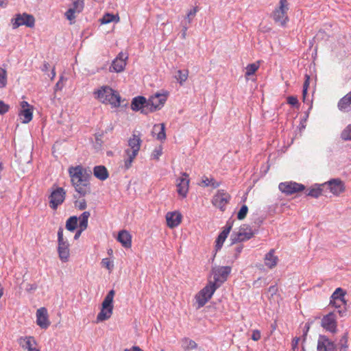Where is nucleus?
Here are the masks:
<instances>
[{
	"label": "nucleus",
	"instance_id": "39448f33",
	"mask_svg": "<svg viewBox=\"0 0 351 351\" xmlns=\"http://www.w3.org/2000/svg\"><path fill=\"white\" fill-rule=\"evenodd\" d=\"M218 288V285L213 283V281H209V282L195 295L197 308L203 307L212 298L213 293Z\"/></svg>",
	"mask_w": 351,
	"mask_h": 351
},
{
	"label": "nucleus",
	"instance_id": "c85d7f7f",
	"mask_svg": "<svg viewBox=\"0 0 351 351\" xmlns=\"http://www.w3.org/2000/svg\"><path fill=\"white\" fill-rule=\"evenodd\" d=\"M19 343L22 347L27 349L28 351L33 348L34 345L36 344V342L33 337L29 336L25 337H21L19 340Z\"/></svg>",
	"mask_w": 351,
	"mask_h": 351
},
{
	"label": "nucleus",
	"instance_id": "c756f323",
	"mask_svg": "<svg viewBox=\"0 0 351 351\" xmlns=\"http://www.w3.org/2000/svg\"><path fill=\"white\" fill-rule=\"evenodd\" d=\"M19 115L22 119V123H28L30 122L33 117L32 109L26 108L21 110Z\"/></svg>",
	"mask_w": 351,
	"mask_h": 351
},
{
	"label": "nucleus",
	"instance_id": "864d4df0",
	"mask_svg": "<svg viewBox=\"0 0 351 351\" xmlns=\"http://www.w3.org/2000/svg\"><path fill=\"white\" fill-rule=\"evenodd\" d=\"M261 333L260 330H254L252 331L251 338L253 341H257L261 339Z\"/></svg>",
	"mask_w": 351,
	"mask_h": 351
},
{
	"label": "nucleus",
	"instance_id": "e2e57ef3",
	"mask_svg": "<svg viewBox=\"0 0 351 351\" xmlns=\"http://www.w3.org/2000/svg\"><path fill=\"white\" fill-rule=\"evenodd\" d=\"M84 230H82L79 228V230H77V232H75V234L74 236V239H77L80 237L82 232Z\"/></svg>",
	"mask_w": 351,
	"mask_h": 351
},
{
	"label": "nucleus",
	"instance_id": "13d9d810",
	"mask_svg": "<svg viewBox=\"0 0 351 351\" xmlns=\"http://www.w3.org/2000/svg\"><path fill=\"white\" fill-rule=\"evenodd\" d=\"M37 289V285L36 284H27L26 285L25 290L27 292H32L35 291Z\"/></svg>",
	"mask_w": 351,
	"mask_h": 351
},
{
	"label": "nucleus",
	"instance_id": "6e6d98bb",
	"mask_svg": "<svg viewBox=\"0 0 351 351\" xmlns=\"http://www.w3.org/2000/svg\"><path fill=\"white\" fill-rule=\"evenodd\" d=\"M330 305H332L336 308H341L342 306H345L344 304H341L340 301H337L336 300H330Z\"/></svg>",
	"mask_w": 351,
	"mask_h": 351
},
{
	"label": "nucleus",
	"instance_id": "052dcab7",
	"mask_svg": "<svg viewBox=\"0 0 351 351\" xmlns=\"http://www.w3.org/2000/svg\"><path fill=\"white\" fill-rule=\"evenodd\" d=\"M337 313L339 314V315L341 317L346 316V313H347L346 307L343 306V308L337 310Z\"/></svg>",
	"mask_w": 351,
	"mask_h": 351
},
{
	"label": "nucleus",
	"instance_id": "603ef678",
	"mask_svg": "<svg viewBox=\"0 0 351 351\" xmlns=\"http://www.w3.org/2000/svg\"><path fill=\"white\" fill-rule=\"evenodd\" d=\"M101 265L106 267L108 270H111L113 267V265L110 261L109 258H103L101 261Z\"/></svg>",
	"mask_w": 351,
	"mask_h": 351
},
{
	"label": "nucleus",
	"instance_id": "338daca9",
	"mask_svg": "<svg viewBox=\"0 0 351 351\" xmlns=\"http://www.w3.org/2000/svg\"><path fill=\"white\" fill-rule=\"evenodd\" d=\"M124 351H143L138 346H133L131 349H125Z\"/></svg>",
	"mask_w": 351,
	"mask_h": 351
},
{
	"label": "nucleus",
	"instance_id": "6e6552de",
	"mask_svg": "<svg viewBox=\"0 0 351 351\" xmlns=\"http://www.w3.org/2000/svg\"><path fill=\"white\" fill-rule=\"evenodd\" d=\"M232 268L230 266H219L212 269L214 281L219 287L227 280L228 276L231 272Z\"/></svg>",
	"mask_w": 351,
	"mask_h": 351
},
{
	"label": "nucleus",
	"instance_id": "e433bc0d",
	"mask_svg": "<svg viewBox=\"0 0 351 351\" xmlns=\"http://www.w3.org/2000/svg\"><path fill=\"white\" fill-rule=\"evenodd\" d=\"M114 21H118L119 16L110 13L105 14L104 16L100 19L101 23L102 24H107Z\"/></svg>",
	"mask_w": 351,
	"mask_h": 351
},
{
	"label": "nucleus",
	"instance_id": "393cba45",
	"mask_svg": "<svg viewBox=\"0 0 351 351\" xmlns=\"http://www.w3.org/2000/svg\"><path fill=\"white\" fill-rule=\"evenodd\" d=\"M93 174L97 179L104 181L109 177V173L104 165H97L93 168Z\"/></svg>",
	"mask_w": 351,
	"mask_h": 351
},
{
	"label": "nucleus",
	"instance_id": "8fccbe9b",
	"mask_svg": "<svg viewBox=\"0 0 351 351\" xmlns=\"http://www.w3.org/2000/svg\"><path fill=\"white\" fill-rule=\"evenodd\" d=\"M10 109L9 105L0 100V114H3L8 112Z\"/></svg>",
	"mask_w": 351,
	"mask_h": 351
},
{
	"label": "nucleus",
	"instance_id": "de8ad7c7",
	"mask_svg": "<svg viewBox=\"0 0 351 351\" xmlns=\"http://www.w3.org/2000/svg\"><path fill=\"white\" fill-rule=\"evenodd\" d=\"M75 207H77L80 210L86 209L87 206L86 202L84 199H82L80 201H75Z\"/></svg>",
	"mask_w": 351,
	"mask_h": 351
},
{
	"label": "nucleus",
	"instance_id": "72a5a7b5",
	"mask_svg": "<svg viewBox=\"0 0 351 351\" xmlns=\"http://www.w3.org/2000/svg\"><path fill=\"white\" fill-rule=\"evenodd\" d=\"M202 180L205 186H210L213 189H217L221 185V182H217L213 178L203 176Z\"/></svg>",
	"mask_w": 351,
	"mask_h": 351
},
{
	"label": "nucleus",
	"instance_id": "f3484780",
	"mask_svg": "<svg viewBox=\"0 0 351 351\" xmlns=\"http://www.w3.org/2000/svg\"><path fill=\"white\" fill-rule=\"evenodd\" d=\"M321 325L326 330L335 333L337 332V322L335 313H330L324 316Z\"/></svg>",
	"mask_w": 351,
	"mask_h": 351
},
{
	"label": "nucleus",
	"instance_id": "79ce46f5",
	"mask_svg": "<svg viewBox=\"0 0 351 351\" xmlns=\"http://www.w3.org/2000/svg\"><path fill=\"white\" fill-rule=\"evenodd\" d=\"M341 138L343 141H351V124L348 125L341 132Z\"/></svg>",
	"mask_w": 351,
	"mask_h": 351
},
{
	"label": "nucleus",
	"instance_id": "37998d69",
	"mask_svg": "<svg viewBox=\"0 0 351 351\" xmlns=\"http://www.w3.org/2000/svg\"><path fill=\"white\" fill-rule=\"evenodd\" d=\"M248 212V207L246 205H243L237 213V219L242 220L245 218Z\"/></svg>",
	"mask_w": 351,
	"mask_h": 351
},
{
	"label": "nucleus",
	"instance_id": "6ab92c4d",
	"mask_svg": "<svg viewBox=\"0 0 351 351\" xmlns=\"http://www.w3.org/2000/svg\"><path fill=\"white\" fill-rule=\"evenodd\" d=\"M127 59L128 56L125 53L122 52L119 53L118 56L112 61V65L110 67V71L117 73L123 71L126 66L125 60Z\"/></svg>",
	"mask_w": 351,
	"mask_h": 351
},
{
	"label": "nucleus",
	"instance_id": "473e14b6",
	"mask_svg": "<svg viewBox=\"0 0 351 351\" xmlns=\"http://www.w3.org/2000/svg\"><path fill=\"white\" fill-rule=\"evenodd\" d=\"M90 214L88 211H84L79 217L80 224L79 228L82 230H86L88 227V221Z\"/></svg>",
	"mask_w": 351,
	"mask_h": 351
},
{
	"label": "nucleus",
	"instance_id": "9d476101",
	"mask_svg": "<svg viewBox=\"0 0 351 351\" xmlns=\"http://www.w3.org/2000/svg\"><path fill=\"white\" fill-rule=\"evenodd\" d=\"M66 197V191L62 187H56L52 190L49 196V206L51 208L56 210L58 206L61 205Z\"/></svg>",
	"mask_w": 351,
	"mask_h": 351
},
{
	"label": "nucleus",
	"instance_id": "20e7f679",
	"mask_svg": "<svg viewBox=\"0 0 351 351\" xmlns=\"http://www.w3.org/2000/svg\"><path fill=\"white\" fill-rule=\"evenodd\" d=\"M114 294L115 291L113 289H112L108 293V294L105 297L101 304V310L97 316V322L107 320L111 317L113 310L112 303Z\"/></svg>",
	"mask_w": 351,
	"mask_h": 351
},
{
	"label": "nucleus",
	"instance_id": "a19ab883",
	"mask_svg": "<svg viewBox=\"0 0 351 351\" xmlns=\"http://www.w3.org/2000/svg\"><path fill=\"white\" fill-rule=\"evenodd\" d=\"M7 84V71L0 67V88L5 87Z\"/></svg>",
	"mask_w": 351,
	"mask_h": 351
},
{
	"label": "nucleus",
	"instance_id": "bf43d9fd",
	"mask_svg": "<svg viewBox=\"0 0 351 351\" xmlns=\"http://www.w3.org/2000/svg\"><path fill=\"white\" fill-rule=\"evenodd\" d=\"M305 80L303 84V88H308L310 84V75L308 74L305 75Z\"/></svg>",
	"mask_w": 351,
	"mask_h": 351
},
{
	"label": "nucleus",
	"instance_id": "412c9836",
	"mask_svg": "<svg viewBox=\"0 0 351 351\" xmlns=\"http://www.w3.org/2000/svg\"><path fill=\"white\" fill-rule=\"evenodd\" d=\"M186 173H182V177L178 180L177 192L182 197H186L189 191V179Z\"/></svg>",
	"mask_w": 351,
	"mask_h": 351
},
{
	"label": "nucleus",
	"instance_id": "4be33fe9",
	"mask_svg": "<svg viewBox=\"0 0 351 351\" xmlns=\"http://www.w3.org/2000/svg\"><path fill=\"white\" fill-rule=\"evenodd\" d=\"M182 215L178 211L169 212L166 215L167 226L173 228L180 225L182 221Z\"/></svg>",
	"mask_w": 351,
	"mask_h": 351
},
{
	"label": "nucleus",
	"instance_id": "f8f14e48",
	"mask_svg": "<svg viewBox=\"0 0 351 351\" xmlns=\"http://www.w3.org/2000/svg\"><path fill=\"white\" fill-rule=\"evenodd\" d=\"M71 5L65 12L64 16L67 20L72 24L76 18V14L81 13L84 8V0H71Z\"/></svg>",
	"mask_w": 351,
	"mask_h": 351
},
{
	"label": "nucleus",
	"instance_id": "a18cd8bd",
	"mask_svg": "<svg viewBox=\"0 0 351 351\" xmlns=\"http://www.w3.org/2000/svg\"><path fill=\"white\" fill-rule=\"evenodd\" d=\"M198 11L197 7H194L193 9H191L187 14L186 19L187 20V22L189 24H190L193 19V17L195 16L196 13Z\"/></svg>",
	"mask_w": 351,
	"mask_h": 351
},
{
	"label": "nucleus",
	"instance_id": "774afa93",
	"mask_svg": "<svg viewBox=\"0 0 351 351\" xmlns=\"http://www.w3.org/2000/svg\"><path fill=\"white\" fill-rule=\"evenodd\" d=\"M49 67H50L49 64L48 62H45L43 66L42 71H49Z\"/></svg>",
	"mask_w": 351,
	"mask_h": 351
},
{
	"label": "nucleus",
	"instance_id": "2eb2a0df",
	"mask_svg": "<svg viewBox=\"0 0 351 351\" xmlns=\"http://www.w3.org/2000/svg\"><path fill=\"white\" fill-rule=\"evenodd\" d=\"M131 108L134 111L141 110L143 114L149 112L147 99L143 96H137L132 99Z\"/></svg>",
	"mask_w": 351,
	"mask_h": 351
},
{
	"label": "nucleus",
	"instance_id": "69168bd1",
	"mask_svg": "<svg viewBox=\"0 0 351 351\" xmlns=\"http://www.w3.org/2000/svg\"><path fill=\"white\" fill-rule=\"evenodd\" d=\"M182 36L183 38H185L186 37V31H187V29H188V26L186 25H184L182 26Z\"/></svg>",
	"mask_w": 351,
	"mask_h": 351
},
{
	"label": "nucleus",
	"instance_id": "7ed1b4c3",
	"mask_svg": "<svg viewBox=\"0 0 351 351\" xmlns=\"http://www.w3.org/2000/svg\"><path fill=\"white\" fill-rule=\"evenodd\" d=\"M142 141L139 136L133 134L128 140V146L130 148L125 149V153L127 157L124 159L123 168L125 170L129 169L134 159L136 157L141 145Z\"/></svg>",
	"mask_w": 351,
	"mask_h": 351
},
{
	"label": "nucleus",
	"instance_id": "4c0bfd02",
	"mask_svg": "<svg viewBox=\"0 0 351 351\" xmlns=\"http://www.w3.org/2000/svg\"><path fill=\"white\" fill-rule=\"evenodd\" d=\"M189 71L188 70H178L176 76L177 80L182 85L188 78Z\"/></svg>",
	"mask_w": 351,
	"mask_h": 351
},
{
	"label": "nucleus",
	"instance_id": "58836bf2",
	"mask_svg": "<svg viewBox=\"0 0 351 351\" xmlns=\"http://www.w3.org/2000/svg\"><path fill=\"white\" fill-rule=\"evenodd\" d=\"M259 68V62L250 64L246 67L245 76L254 75Z\"/></svg>",
	"mask_w": 351,
	"mask_h": 351
},
{
	"label": "nucleus",
	"instance_id": "4d7b16f0",
	"mask_svg": "<svg viewBox=\"0 0 351 351\" xmlns=\"http://www.w3.org/2000/svg\"><path fill=\"white\" fill-rule=\"evenodd\" d=\"M64 80V77L63 76H61L58 80V82L56 83V86H55V90L57 91L58 90H62V87H63V84H62V80Z\"/></svg>",
	"mask_w": 351,
	"mask_h": 351
},
{
	"label": "nucleus",
	"instance_id": "1a4fd4ad",
	"mask_svg": "<svg viewBox=\"0 0 351 351\" xmlns=\"http://www.w3.org/2000/svg\"><path fill=\"white\" fill-rule=\"evenodd\" d=\"M12 24L13 29H16L21 25L34 27L35 25V19L33 15L27 13L17 14L15 18L12 19Z\"/></svg>",
	"mask_w": 351,
	"mask_h": 351
},
{
	"label": "nucleus",
	"instance_id": "cd10ccee",
	"mask_svg": "<svg viewBox=\"0 0 351 351\" xmlns=\"http://www.w3.org/2000/svg\"><path fill=\"white\" fill-rule=\"evenodd\" d=\"M346 294V292L342 288H337L332 294L330 297V300H336L337 301H340L341 304H344V305H346V301L344 298Z\"/></svg>",
	"mask_w": 351,
	"mask_h": 351
},
{
	"label": "nucleus",
	"instance_id": "ea45409f",
	"mask_svg": "<svg viewBox=\"0 0 351 351\" xmlns=\"http://www.w3.org/2000/svg\"><path fill=\"white\" fill-rule=\"evenodd\" d=\"M232 221H228L226 226L223 227V230L220 232L219 236L222 237L224 239H226L232 228Z\"/></svg>",
	"mask_w": 351,
	"mask_h": 351
},
{
	"label": "nucleus",
	"instance_id": "f704fd0d",
	"mask_svg": "<svg viewBox=\"0 0 351 351\" xmlns=\"http://www.w3.org/2000/svg\"><path fill=\"white\" fill-rule=\"evenodd\" d=\"M77 217L76 216L70 217L66 222V228L71 232L74 231L77 226Z\"/></svg>",
	"mask_w": 351,
	"mask_h": 351
},
{
	"label": "nucleus",
	"instance_id": "5701e85b",
	"mask_svg": "<svg viewBox=\"0 0 351 351\" xmlns=\"http://www.w3.org/2000/svg\"><path fill=\"white\" fill-rule=\"evenodd\" d=\"M117 241L125 248H130L132 246V236L127 230H123L119 232Z\"/></svg>",
	"mask_w": 351,
	"mask_h": 351
},
{
	"label": "nucleus",
	"instance_id": "f257e3e1",
	"mask_svg": "<svg viewBox=\"0 0 351 351\" xmlns=\"http://www.w3.org/2000/svg\"><path fill=\"white\" fill-rule=\"evenodd\" d=\"M71 182L80 197H84L90 193L91 188L89 178L91 171L82 165L71 166L68 169Z\"/></svg>",
	"mask_w": 351,
	"mask_h": 351
},
{
	"label": "nucleus",
	"instance_id": "3c124183",
	"mask_svg": "<svg viewBox=\"0 0 351 351\" xmlns=\"http://www.w3.org/2000/svg\"><path fill=\"white\" fill-rule=\"evenodd\" d=\"M287 103L293 106H298V99L295 96H289L287 97Z\"/></svg>",
	"mask_w": 351,
	"mask_h": 351
},
{
	"label": "nucleus",
	"instance_id": "0e129e2a",
	"mask_svg": "<svg viewBox=\"0 0 351 351\" xmlns=\"http://www.w3.org/2000/svg\"><path fill=\"white\" fill-rule=\"evenodd\" d=\"M269 291L271 293V294H275L277 291V287L275 285L270 286L269 287Z\"/></svg>",
	"mask_w": 351,
	"mask_h": 351
},
{
	"label": "nucleus",
	"instance_id": "9b49d317",
	"mask_svg": "<svg viewBox=\"0 0 351 351\" xmlns=\"http://www.w3.org/2000/svg\"><path fill=\"white\" fill-rule=\"evenodd\" d=\"M254 234L251 227L248 225L241 226L238 232H233L231 235L232 243L242 242L250 239Z\"/></svg>",
	"mask_w": 351,
	"mask_h": 351
},
{
	"label": "nucleus",
	"instance_id": "09e8293b",
	"mask_svg": "<svg viewBox=\"0 0 351 351\" xmlns=\"http://www.w3.org/2000/svg\"><path fill=\"white\" fill-rule=\"evenodd\" d=\"M225 240H226V239L223 238L222 237L218 236V237L217 238L216 241H215V243H216L215 250L216 251H218L221 248Z\"/></svg>",
	"mask_w": 351,
	"mask_h": 351
},
{
	"label": "nucleus",
	"instance_id": "ddd939ff",
	"mask_svg": "<svg viewBox=\"0 0 351 351\" xmlns=\"http://www.w3.org/2000/svg\"><path fill=\"white\" fill-rule=\"evenodd\" d=\"M279 190L287 195H290L305 189V186L295 182H285L280 183Z\"/></svg>",
	"mask_w": 351,
	"mask_h": 351
},
{
	"label": "nucleus",
	"instance_id": "bb28decb",
	"mask_svg": "<svg viewBox=\"0 0 351 351\" xmlns=\"http://www.w3.org/2000/svg\"><path fill=\"white\" fill-rule=\"evenodd\" d=\"M275 250L271 249L265 256V264L269 268H273L277 265L278 257L274 255Z\"/></svg>",
	"mask_w": 351,
	"mask_h": 351
},
{
	"label": "nucleus",
	"instance_id": "b1692460",
	"mask_svg": "<svg viewBox=\"0 0 351 351\" xmlns=\"http://www.w3.org/2000/svg\"><path fill=\"white\" fill-rule=\"evenodd\" d=\"M58 252L60 259L64 263L67 262L70 255L69 242L62 244L60 243L58 245Z\"/></svg>",
	"mask_w": 351,
	"mask_h": 351
},
{
	"label": "nucleus",
	"instance_id": "2f4dec72",
	"mask_svg": "<svg viewBox=\"0 0 351 351\" xmlns=\"http://www.w3.org/2000/svg\"><path fill=\"white\" fill-rule=\"evenodd\" d=\"M322 187H324V186H322V184L319 186H315L314 187H312L307 190L306 191V195L307 196L317 198L322 195L323 191Z\"/></svg>",
	"mask_w": 351,
	"mask_h": 351
},
{
	"label": "nucleus",
	"instance_id": "4468645a",
	"mask_svg": "<svg viewBox=\"0 0 351 351\" xmlns=\"http://www.w3.org/2000/svg\"><path fill=\"white\" fill-rule=\"evenodd\" d=\"M230 199V195L224 190H219L213 196L212 204L215 207L219 208L221 211H224L226 206Z\"/></svg>",
	"mask_w": 351,
	"mask_h": 351
},
{
	"label": "nucleus",
	"instance_id": "dca6fc26",
	"mask_svg": "<svg viewBox=\"0 0 351 351\" xmlns=\"http://www.w3.org/2000/svg\"><path fill=\"white\" fill-rule=\"evenodd\" d=\"M322 186H327L330 191L337 196L345 191V184L339 178L331 179Z\"/></svg>",
	"mask_w": 351,
	"mask_h": 351
},
{
	"label": "nucleus",
	"instance_id": "7c9ffc66",
	"mask_svg": "<svg viewBox=\"0 0 351 351\" xmlns=\"http://www.w3.org/2000/svg\"><path fill=\"white\" fill-rule=\"evenodd\" d=\"M158 132L157 134V139L160 141H164L166 139V133H165V125L164 123H161L159 125H155L154 126L153 132Z\"/></svg>",
	"mask_w": 351,
	"mask_h": 351
},
{
	"label": "nucleus",
	"instance_id": "a878e982",
	"mask_svg": "<svg viewBox=\"0 0 351 351\" xmlns=\"http://www.w3.org/2000/svg\"><path fill=\"white\" fill-rule=\"evenodd\" d=\"M338 108L342 112H349L351 110V97L347 94L343 97L338 102Z\"/></svg>",
	"mask_w": 351,
	"mask_h": 351
},
{
	"label": "nucleus",
	"instance_id": "c03bdc74",
	"mask_svg": "<svg viewBox=\"0 0 351 351\" xmlns=\"http://www.w3.org/2000/svg\"><path fill=\"white\" fill-rule=\"evenodd\" d=\"M63 228L60 227L58 230V244L68 243V240L63 237Z\"/></svg>",
	"mask_w": 351,
	"mask_h": 351
},
{
	"label": "nucleus",
	"instance_id": "49530a36",
	"mask_svg": "<svg viewBox=\"0 0 351 351\" xmlns=\"http://www.w3.org/2000/svg\"><path fill=\"white\" fill-rule=\"evenodd\" d=\"M348 335L346 332L341 337V338L339 340L340 348H348Z\"/></svg>",
	"mask_w": 351,
	"mask_h": 351
},
{
	"label": "nucleus",
	"instance_id": "f03ea898",
	"mask_svg": "<svg viewBox=\"0 0 351 351\" xmlns=\"http://www.w3.org/2000/svg\"><path fill=\"white\" fill-rule=\"evenodd\" d=\"M94 94L104 104H109L112 107L121 106V97L119 93L109 86H102L100 89L95 91Z\"/></svg>",
	"mask_w": 351,
	"mask_h": 351
},
{
	"label": "nucleus",
	"instance_id": "a211bd4d",
	"mask_svg": "<svg viewBox=\"0 0 351 351\" xmlns=\"http://www.w3.org/2000/svg\"><path fill=\"white\" fill-rule=\"evenodd\" d=\"M317 351H335L336 346L326 336L320 335L317 341Z\"/></svg>",
	"mask_w": 351,
	"mask_h": 351
},
{
	"label": "nucleus",
	"instance_id": "0eeeda50",
	"mask_svg": "<svg viewBox=\"0 0 351 351\" xmlns=\"http://www.w3.org/2000/svg\"><path fill=\"white\" fill-rule=\"evenodd\" d=\"M167 93H156L152 95L149 99H147L149 112H152L161 109L167 101Z\"/></svg>",
	"mask_w": 351,
	"mask_h": 351
},
{
	"label": "nucleus",
	"instance_id": "423d86ee",
	"mask_svg": "<svg viewBox=\"0 0 351 351\" xmlns=\"http://www.w3.org/2000/svg\"><path fill=\"white\" fill-rule=\"evenodd\" d=\"M288 10L289 4L287 0H280L279 6L272 13V18L275 23L283 27L286 26L287 23L289 21Z\"/></svg>",
	"mask_w": 351,
	"mask_h": 351
},
{
	"label": "nucleus",
	"instance_id": "5fc2aeb1",
	"mask_svg": "<svg viewBox=\"0 0 351 351\" xmlns=\"http://www.w3.org/2000/svg\"><path fill=\"white\" fill-rule=\"evenodd\" d=\"M162 155V147H160L158 149H155L154 151H153V153H152V156L156 158V159H158L159 157Z\"/></svg>",
	"mask_w": 351,
	"mask_h": 351
},
{
	"label": "nucleus",
	"instance_id": "c9c22d12",
	"mask_svg": "<svg viewBox=\"0 0 351 351\" xmlns=\"http://www.w3.org/2000/svg\"><path fill=\"white\" fill-rule=\"evenodd\" d=\"M197 346V344L193 340L186 337L182 339V347L185 350L195 349Z\"/></svg>",
	"mask_w": 351,
	"mask_h": 351
},
{
	"label": "nucleus",
	"instance_id": "680f3d73",
	"mask_svg": "<svg viewBox=\"0 0 351 351\" xmlns=\"http://www.w3.org/2000/svg\"><path fill=\"white\" fill-rule=\"evenodd\" d=\"M243 245L240 244L239 245H237L236 247H235V251H236V254H235V258H237V256H239V254L241 252L242 250H243Z\"/></svg>",
	"mask_w": 351,
	"mask_h": 351
},
{
	"label": "nucleus",
	"instance_id": "aec40b11",
	"mask_svg": "<svg viewBox=\"0 0 351 351\" xmlns=\"http://www.w3.org/2000/svg\"><path fill=\"white\" fill-rule=\"evenodd\" d=\"M36 324L43 329H47L50 322L48 319L47 310L45 307L38 308L36 311Z\"/></svg>",
	"mask_w": 351,
	"mask_h": 351
}]
</instances>
